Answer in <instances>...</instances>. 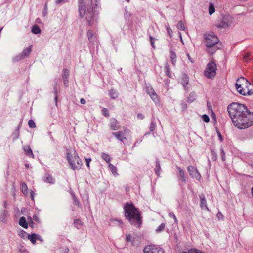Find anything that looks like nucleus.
<instances>
[{"label": "nucleus", "instance_id": "69168bd1", "mask_svg": "<svg viewBox=\"0 0 253 253\" xmlns=\"http://www.w3.org/2000/svg\"><path fill=\"white\" fill-rule=\"evenodd\" d=\"M218 136L220 140L222 141V137L221 134L220 133H218Z\"/></svg>", "mask_w": 253, "mask_h": 253}, {"label": "nucleus", "instance_id": "f8f14e48", "mask_svg": "<svg viewBox=\"0 0 253 253\" xmlns=\"http://www.w3.org/2000/svg\"><path fill=\"white\" fill-rule=\"evenodd\" d=\"M78 9L80 16L81 18L84 17L86 12V6L84 0H78Z\"/></svg>", "mask_w": 253, "mask_h": 253}, {"label": "nucleus", "instance_id": "bf43d9fd", "mask_svg": "<svg viewBox=\"0 0 253 253\" xmlns=\"http://www.w3.org/2000/svg\"><path fill=\"white\" fill-rule=\"evenodd\" d=\"M36 240H40L41 241H42L43 240L42 239V238H41V237L38 235V234H36Z\"/></svg>", "mask_w": 253, "mask_h": 253}, {"label": "nucleus", "instance_id": "0eeeda50", "mask_svg": "<svg viewBox=\"0 0 253 253\" xmlns=\"http://www.w3.org/2000/svg\"><path fill=\"white\" fill-rule=\"evenodd\" d=\"M143 253H165V252L161 247L151 244L144 247Z\"/></svg>", "mask_w": 253, "mask_h": 253}, {"label": "nucleus", "instance_id": "dca6fc26", "mask_svg": "<svg viewBox=\"0 0 253 253\" xmlns=\"http://www.w3.org/2000/svg\"><path fill=\"white\" fill-rule=\"evenodd\" d=\"M110 126L111 129L113 130H118L120 127L119 123L115 119H112L111 120Z\"/></svg>", "mask_w": 253, "mask_h": 253}, {"label": "nucleus", "instance_id": "a211bd4d", "mask_svg": "<svg viewBox=\"0 0 253 253\" xmlns=\"http://www.w3.org/2000/svg\"><path fill=\"white\" fill-rule=\"evenodd\" d=\"M87 35L90 42L92 44H94L96 38L94 35L93 31L91 30H88Z\"/></svg>", "mask_w": 253, "mask_h": 253}, {"label": "nucleus", "instance_id": "c756f323", "mask_svg": "<svg viewBox=\"0 0 253 253\" xmlns=\"http://www.w3.org/2000/svg\"><path fill=\"white\" fill-rule=\"evenodd\" d=\"M32 32L35 34H39L41 32V30L38 25H34L32 26Z\"/></svg>", "mask_w": 253, "mask_h": 253}, {"label": "nucleus", "instance_id": "774afa93", "mask_svg": "<svg viewBox=\"0 0 253 253\" xmlns=\"http://www.w3.org/2000/svg\"><path fill=\"white\" fill-rule=\"evenodd\" d=\"M47 14V11L46 10H44V11L43 12V15L44 16H45Z\"/></svg>", "mask_w": 253, "mask_h": 253}, {"label": "nucleus", "instance_id": "ddd939ff", "mask_svg": "<svg viewBox=\"0 0 253 253\" xmlns=\"http://www.w3.org/2000/svg\"><path fill=\"white\" fill-rule=\"evenodd\" d=\"M146 92L150 95L153 101L157 103L158 102V98L157 94L155 90L151 87H147L146 88Z\"/></svg>", "mask_w": 253, "mask_h": 253}, {"label": "nucleus", "instance_id": "1a4fd4ad", "mask_svg": "<svg viewBox=\"0 0 253 253\" xmlns=\"http://www.w3.org/2000/svg\"><path fill=\"white\" fill-rule=\"evenodd\" d=\"M86 16V19L88 24L89 26H92L95 22L96 21V19L94 17L93 10L91 6L86 9L85 15Z\"/></svg>", "mask_w": 253, "mask_h": 253}, {"label": "nucleus", "instance_id": "864d4df0", "mask_svg": "<svg viewBox=\"0 0 253 253\" xmlns=\"http://www.w3.org/2000/svg\"><path fill=\"white\" fill-rule=\"evenodd\" d=\"M33 219L36 222H40V219L38 216L37 215H34L33 216Z\"/></svg>", "mask_w": 253, "mask_h": 253}, {"label": "nucleus", "instance_id": "09e8293b", "mask_svg": "<svg viewBox=\"0 0 253 253\" xmlns=\"http://www.w3.org/2000/svg\"><path fill=\"white\" fill-rule=\"evenodd\" d=\"M68 1V0H56L55 1V4L57 5H59L62 3H65Z\"/></svg>", "mask_w": 253, "mask_h": 253}, {"label": "nucleus", "instance_id": "c9c22d12", "mask_svg": "<svg viewBox=\"0 0 253 253\" xmlns=\"http://www.w3.org/2000/svg\"><path fill=\"white\" fill-rule=\"evenodd\" d=\"M109 94L111 97L113 99L116 98L118 96L117 92L113 89L110 91Z\"/></svg>", "mask_w": 253, "mask_h": 253}, {"label": "nucleus", "instance_id": "5fc2aeb1", "mask_svg": "<svg viewBox=\"0 0 253 253\" xmlns=\"http://www.w3.org/2000/svg\"><path fill=\"white\" fill-rule=\"evenodd\" d=\"M91 161V158H85V161L86 163V165L88 168H89V163Z\"/></svg>", "mask_w": 253, "mask_h": 253}, {"label": "nucleus", "instance_id": "2eb2a0df", "mask_svg": "<svg viewBox=\"0 0 253 253\" xmlns=\"http://www.w3.org/2000/svg\"><path fill=\"white\" fill-rule=\"evenodd\" d=\"M23 150L26 155L32 158H34V155L33 153L32 150L29 145H26L24 146Z\"/></svg>", "mask_w": 253, "mask_h": 253}, {"label": "nucleus", "instance_id": "e2e57ef3", "mask_svg": "<svg viewBox=\"0 0 253 253\" xmlns=\"http://www.w3.org/2000/svg\"><path fill=\"white\" fill-rule=\"evenodd\" d=\"M63 80H64V84L65 85H67V84L68 83V78L67 79L63 78Z\"/></svg>", "mask_w": 253, "mask_h": 253}, {"label": "nucleus", "instance_id": "9d476101", "mask_svg": "<svg viewBox=\"0 0 253 253\" xmlns=\"http://www.w3.org/2000/svg\"><path fill=\"white\" fill-rule=\"evenodd\" d=\"M232 22V17L229 15H225L222 17L221 22L217 26L220 28H226L231 25Z\"/></svg>", "mask_w": 253, "mask_h": 253}, {"label": "nucleus", "instance_id": "9b49d317", "mask_svg": "<svg viewBox=\"0 0 253 253\" xmlns=\"http://www.w3.org/2000/svg\"><path fill=\"white\" fill-rule=\"evenodd\" d=\"M187 170L189 175L192 178H195L197 180L201 179V176L196 168L192 166H189L187 168Z\"/></svg>", "mask_w": 253, "mask_h": 253}, {"label": "nucleus", "instance_id": "6e6552de", "mask_svg": "<svg viewBox=\"0 0 253 253\" xmlns=\"http://www.w3.org/2000/svg\"><path fill=\"white\" fill-rule=\"evenodd\" d=\"M32 49V45H30L26 48L24 49L21 53L19 54L18 55H17L13 58V61L17 62L28 57L30 53L31 52Z\"/></svg>", "mask_w": 253, "mask_h": 253}, {"label": "nucleus", "instance_id": "49530a36", "mask_svg": "<svg viewBox=\"0 0 253 253\" xmlns=\"http://www.w3.org/2000/svg\"><path fill=\"white\" fill-rule=\"evenodd\" d=\"M69 74V72L68 69H64L63 76V78L67 79Z\"/></svg>", "mask_w": 253, "mask_h": 253}, {"label": "nucleus", "instance_id": "4be33fe9", "mask_svg": "<svg viewBox=\"0 0 253 253\" xmlns=\"http://www.w3.org/2000/svg\"><path fill=\"white\" fill-rule=\"evenodd\" d=\"M181 84L185 88V89H187L186 86L188 85L189 83V79L186 75H183L182 77L181 80Z\"/></svg>", "mask_w": 253, "mask_h": 253}, {"label": "nucleus", "instance_id": "39448f33", "mask_svg": "<svg viewBox=\"0 0 253 253\" xmlns=\"http://www.w3.org/2000/svg\"><path fill=\"white\" fill-rule=\"evenodd\" d=\"M67 159L73 170L79 169L81 165L82 161L74 149L67 151Z\"/></svg>", "mask_w": 253, "mask_h": 253}, {"label": "nucleus", "instance_id": "72a5a7b5", "mask_svg": "<svg viewBox=\"0 0 253 253\" xmlns=\"http://www.w3.org/2000/svg\"><path fill=\"white\" fill-rule=\"evenodd\" d=\"M155 127H156L155 120L154 118H153L151 120V124H150V131H151V132L153 131L155 129Z\"/></svg>", "mask_w": 253, "mask_h": 253}, {"label": "nucleus", "instance_id": "a878e982", "mask_svg": "<svg viewBox=\"0 0 253 253\" xmlns=\"http://www.w3.org/2000/svg\"><path fill=\"white\" fill-rule=\"evenodd\" d=\"M27 238L32 242V244H35L36 241V234L33 233L32 234H28Z\"/></svg>", "mask_w": 253, "mask_h": 253}, {"label": "nucleus", "instance_id": "a18cd8bd", "mask_svg": "<svg viewBox=\"0 0 253 253\" xmlns=\"http://www.w3.org/2000/svg\"><path fill=\"white\" fill-rule=\"evenodd\" d=\"M202 119L206 123H208L210 121V118H209V116L206 114L202 115Z\"/></svg>", "mask_w": 253, "mask_h": 253}, {"label": "nucleus", "instance_id": "603ef678", "mask_svg": "<svg viewBox=\"0 0 253 253\" xmlns=\"http://www.w3.org/2000/svg\"><path fill=\"white\" fill-rule=\"evenodd\" d=\"M102 113L103 114V115L105 116H109V113H108V110L106 108H103L102 109Z\"/></svg>", "mask_w": 253, "mask_h": 253}, {"label": "nucleus", "instance_id": "bb28decb", "mask_svg": "<svg viewBox=\"0 0 253 253\" xmlns=\"http://www.w3.org/2000/svg\"><path fill=\"white\" fill-rule=\"evenodd\" d=\"M165 74L167 76H168L169 78L172 77L171 71L170 69L169 66L168 65V64H166L165 65Z\"/></svg>", "mask_w": 253, "mask_h": 253}, {"label": "nucleus", "instance_id": "0e129e2a", "mask_svg": "<svg viewBox=\"0 0 253 253\" xmlns=\"http://www.w3.org/2000/svg\"><path fill=\"white\" fill-rule=\"evenodd\" d=\"M30 195H31V197L32 200H34V192L33 191H31Z\"/></svg>", "mask_w": 253, "mask_h": 253}, {"label": "nucleus", "instance_id": "aec40b11", "mask_svg": "<svg viewBox=\"0 0 253 253\" xmlns=\"http://www.w3.org/2000/svg\"><path fill=\"white\" fill-rule=\"evenodd\" d=\"M177 169L179 173V180L182 182H186V177L185 176L184 172L183 171L182 169L179 167H177Z\"/></svg>", "mask_w": 253, "mask_h": 253}, {"label": "nucleus", "instance_id": "37998d69", "mask_svg": "<svg viewBox=\"0 0 253 253\" xmlns=\"http://www.w3.org/2000/svg\"><path fill=\"white\" fill-rule=\"evenodd\" d=\"M19 235L20 237H21L22 238H25L26 237H27V235L28 234H27V233L25 231H23V230H21L19 232Z\"/></svg>", "mask_w": 253, "mask_h": 253}, {"label": "nucleus", "instance_id": "680f3d73", "mask_svg": "<svg viewBox=\"0 0 253 253\" xmlns=\"http://www.w3.org/2000/svg\"><path fill=\"white\" fill-rule=\"evenodd\" d=\"M86 101L85 100L84 98H82L80 100V103L82 104H84L85 103Z\"/></svg>", "mask_w": 253, "mask_h": 253}, {"label": "nucleus", "instance_id": "c03bdc74", "mask_svg": "<svg viewBox=\"0 0 253 253\" xmlns=\"http://www.w3.org/2000/svg\"><path fill=\"white\" fill-rule=\"evenodd\" d=\"M19 253H29L27 249L24 247H21L19 249Z\"/></svg>", "mask_w": 253, "mask_h": 253}, {"label": "nucleus", "instance_id": "e433bc0d", "mask_svg": "<svg viewBox=\"0 0 253 253\" xmlns=\"http://www.w3.org/2000/svg\"><path fill=\"white\" fill-rule=\"evenodd\" d=\"M165 26H166V28L167 29L168 34L170 37H171L172 36V29L170 27V26H169V24H167Z\"/></svg>", "mask_w": 253, "mask_h": 253}, {"label": "nucleus", "instance_id": "5701e85b", "mask_svg": "<svg viewBox=\"0 0 253 253\" xmlns=\"http://www.w3.org/2000/svg\"><path fill=\"white\" fill-rule=\"evenodd\" d=\"M19 224L21 226L24 228H27L28 227L26 218L24 216L21 217L20 218Z\"/></svg>", "mask_w": 253, "mask_h": 253}, {"label": "nucleus", "instance_id": "412c9836", "mask_svg": "<svg viewBox=\"0 0 253 253\" xmlns=\"http://www.w3.org/2000/svg\"><path fill=\"white\" fill-rule=\"evenodd\" d=\"M110 224L112 226H119L122 227L123 222L121 219H112L110 220Z\"/></svg>", "mask_w": 253, "mask_h": 253}, {"label": "nucleus", "instance_id": "7c9ffc66", "mask_svg": "<svg viewBox=\"0 0 253 253\" xmlns=\"http://www.w3.org/2000/svg\"><path fill=\"white\" fill-rule=\"evenodd\" d=\"M126 241L127 242H131L133 245H134V237H132L130 234L126 235Z\"/></svg>", "mask_w": 253, "mask_h": 253}, {"label": "nucleus", "instance_id": "b1692460", "mask_svg": "<svg viewBox=\"0 0 253 253\" xmlns=\"http://www.w3.org/2000/svg\"><path fill=\"white\" fill-rule=\"evenodd\" d=\"M21 191H22V193H23V194L26 196L28 194V187L25 183L22 182L21 183Z\"/></svg>", "mask_w": 253, "mask_h": 253}, {"label": "nucleus", "instance_id": "6e6d98bb", "mask_svg": "<svg viewBox=\"0 0 253 253\" xmlns=\"http://www.w3.org/2000/svg\"><path fill=\"white\" fill-rule=\"evenodd\" d=\"M74 224L75 225H81V221L79 219H76L74 221Z\"/></svg>", "mask_w": 253, "mask_h": 253}, {"label": "nucleus", "instance_id": "f03ea898", "mask_svg": "<svg viewBox=\"0 0 253 253\" xmlns=\"http://www.w3.org/2000/svg\"><path fill=\"white\" fill-rule=\"evenodd\" d=\"M125 216L131 225L139 227L142 224L141 213L132 203H126L124 207Z\"/></svg>", "mask_w": 253, "mask_h": 253}, {"label": "nucleus", "instance_id": "cd10ccee", "mask_svg": "<svg viewBox=\"0 0 253 253\" xmlns=\"http://www.w3.org/2000/svg\"><path fill=\"white\" fill-rule=\"evenodd\" d=\"M196 98V94L194 92H192L190 94L189 96L187 98V102L189 103L193 102L195 100Z\"/></svg>", "mask_w": 253, "mask_h": 253}, {"label": "nucleus", "instance_id": "79ce46f5", "mask_svg": "<svg viewBox=\"0 0 253 253\" xmlns=\"http://www.w3.org/2000/svg\"><path fill=\"white\" fill-rule=\"evenodd\" d=\"M29 126L30 128H34L36 127V124L34 121L32 120H30L28 122Z\"/></svg>", "mask_w": 253, "mask_h": 253}, {"label": "nucleus", "instance_id": "393cba45", "mask_svg": "<svg viewBox=\"0 0 253 253\" xmlns=\"http://www.w3.org/2000/svg\"><path fill=\"white\" fill-rule=\"evenodd\" d=\"M109 168L110 169V171L113 173V174H114V175H118L117 169V168L115 166H114L111 163H109Z\"/></svg>", "mask_w": 253, "mask_h": 253}, {"label": "nucleus", "instance_id": "2f4dec72", "mask_svg": "<svg viewBox=\"0 0 253 253\" xmlns=\"http://www.w3.org/2000/svg\"><path fill=\"white\" fill-rule=\"evenodd\" d=\"M101 157L103 160H104L107 162H109L110 161L111 158H110V156L106 153H102Z\"/></svg>", "mask_w": 253, "mask_h": 253}, {"label": "nucleus", "instance_id": "052dcab7", "mask_svg": "<svg viewBox=\"0 0 253 253\" xmlns=\"http://www.w3.org/2000/svg\"><path fill=\"white\" fill-rule=\"evenodd\" d=\"M137 117H138V118L140 119H143L144 118L143 115L141 114H138L137 115Z\"/></svg>", "mask_w": 253, "mask_h": 253}, {"label": "nucleus", "instance_id": "423d86ee", "mask_svg": "<svg viewBox=\"0 0 253 253\" xmlns=\"http://www.w3.org/2000/svg\"><path fill=\"white\" fill-rule=\"evenodd\" d=\"M216 71V65L214 62L211 61L207 64L204 75L208 78H212L215 76Z\"/></svg>", "mask_w": 253, "mask_h": 253}, {"label": "nucleus", "instance_id": "ea45409f", "mask_svg": "<svg viewBox=\"0 0 253 253\" xmlns=\"http://www.w3.org/2000/svg\"><path fill=\"white\" fill-rule=\"evenodd\" d=\"M165 227V224L164 223H162L160 226L158 227V228L156 229V231L157 232H160L164 230Z\"/></svg>", "mask_w": 253, "mask_h": 253}, {"label": "nucleus", "instance_id": "8fccbe9b", "mask_svg": "<svg viewBox=\"0 0 253 253\" xmlns=\"http://www.w3.org/2000/svg\"><path fill=\"white\" fill-rule=\"evenodd\" d=\"M54 95H55L54 100L55 101L56 104H57L58 96H57V89L56 86L54 87Z\"/></svg>", "mask_w": 253, "mask_h": 253}, {"label": "nucleus", "instance_id": "f257e3e1", "mask_svg": "<svg viewBox=\"0 0 253 253\" xmlns=\"http://www.w3.org/2000/svg\"><path fill=\"white\" fill-rule=\"evenodd\" d=\"M229 115L238 129H245L253 126V112H251L242 104L234 102L227 107Z\"/></svg>", "mask_w": 253, "mask_h": 253}, {"label": "nucleus", "instance_id": "7ed1b4c3", "mask_svg": "<svg viewBox=\"0 0 253 253\" xmlns=\"http://www.w3.org/2000/svg\"><path fill=\"white\" fill-rule=\"evenodd\" d=\"M204 37L206 46L209 48L208 52L210 54H213L220 48L221 45L218 43V38L213 33L205 34Z\"/></svg>", "mask_w": 253, "mask_h": 253}, {"label": "nucleus", "instance_id": "4d7b16f0", "mask_svg": "<svg viewBox=\"0 0 253 253\" xmlns=\"http://www.w3.org/2000/svg\"><path fill=\"white\" fill-rule=\"evenodd\" d=\"M181 106L183 110H185L187 108V104L185 102L181 103Z\"/></svg>", "mask_w": 253, "mask_h": 253}, {"label": "nucleus", "instance_id": "338daca9", "mask_svg": "<svg viewBox=\"0 0 253 253\" xmlns=\"http://www.w3.org/2000/svg\"><path fill=\"white\" fill-rule=\"evenodd\" d=\"M149 38H150V42H152V41H154V39L153 37H152L151 36H149Z\"/></svg>", "mask_w": 253, "mask_h": 253}, {"label": "nucleus", "instance_id": "f704fd0d", "mask_svg": "<svg viewBox=\"0 0 253 253\" xmlns=\"http://www.w3.org/2000/svg\"><path fill=\"white\" fill-rule=\"evenodd\" d=\"M161 170V167L159 163V162L157 160L156 164V169H155V172L157 175L160 174V172Z\"/></svg>", "mask_w": 253, "mask_h": 253}, {"label": "nucleus", "instance_id": "4468645a", "mask_svg": "<svg viewBox=\"0 0 253 253\" xmlns=\"http://www.w3.org/2000/svg\"><path fill=\"white\" fill-rule=\"evenodd\" d=\"M127 129L125 130L124 132L118 131L113 132V135L116 137V138L121 142H124V140L126 139L125 134L127 132Z\"/></svg>", "mask_w": 253, "mask_h": 253}, {"label": "nucleus", "instance_id": "4c0bfd02", "mask_svg": "<svg viewBox=\"0 0 253 253\" xmlns=\"http://www.w3.org/2000/svg\"><path fill=\"white\" fill-rule=\"evenodd\" d=\"M177 27V28L180 30L183 31L185 30V25L182 21L178 22Z\"/></svg>", "mask_w": 253, "mask_h": 253}, {"label": "nucleus", "instance_id": "473e14b6", "mask_svg": "<svg viewBox=\"0 0 253 253\" xmlns=\"http://www.w3.org/2000/svg\"><path fill=\"white\" fill-rule=\"evenodd\" d=\"M215 12L214 5L212 3H210L209 7V13L210 15H212Z\"/></svg>", "mask_w": 253, "mask_h": 253}, {"label": "nucleus", "instance_id": "c85d7f7f", "mask_svg": "<svg viewBox=\"0 0 253 253\" xmlns=\"http://www.w3.org/2000/svg\"><path fill=\"white\" fill-rule=\"evenodd\" d=\"M170 59L172 64L175 66L176 62V55L175 53L172 50L170 51Z\"/></svg>", "mask_w": 253, "mask_h": 253}, {"label": "nucleus", "instance_id": "a19ab883", "mask_svg": "<svg viewBox=\"0 0 253 253\" xmlns=\"http://www.w3.org/2000/svg\"><path fill=\"white\" fill-rule=\"evenodd\" d=\"M73 196V199L74 201L73 204L78 207L80 206V203L79 201V200L77 199L74 194H72Z\"/></svg>", "mask_w": 253, "mask_h": 253}, {"label": "nucleus", "instance_id": "6ab92c4d", "mask_svg": "<svg viewBox=\"0 0 253 253\" xmlns=\"http://www.w3.org/2000/svg\"><path fill=\"white\" fill-rule=\"evenodd\" d=\"M43 180L45 182L50 184H54L55 182V179L49 174H46L44 175Z\"/></svg>", "mask_w": 253, "mask_h": 253}, {"label": "nucleus", "instance_id": "20e7f679", "mask_svg": "<svg viewBox=\"0 0 253 253\" xmlns=\"http://www.w3.org/2000/svg\"><path fill=\"white\" fill-rule=\"evenodd\" d=\"M248 81L244 77H241L238 79L235 84V86L238 92L243 95H250L253 93V85L250 84L248 85L243 86V84H241V83H247Z\"/></svg>", "mask_w": 253, "mask_h": 253}, {"label": "nucleus", "instance_id": "3c124183", "mask_svg": "<svg viewBox=\"0 0 253 253\" xmlns=\"http://www.w3.org/2000/svg\"><path fill=\"white\" fill-rule=\"evenodd\" d=\"M221 159L222 161L225 160V153L223 149L222 148L221 149Z\"/></svg>", "mask_w": 253, "mask_h": 253}, {"label": "nucleus", "instance_id": "f3484780", "mask_svg": "<svg viewBox=\"0 0 253 253\" xmlns=\"http://www.w3.org/2000/svg\"><path fill=\"white\" fill-rule=\"evenodd\" d=\"M200 207L201 209L205 208L208 211H210L207 205L206 199L204 195H200Z\"/></svg>", "mask_w": 253, "mask_h": 253}, {"label": "nucleus", "instance_id": "58836bf2", "mask_svg": "<svg viewBox=\"0 0 253 253\" xmlns=\"http://www.w3.org/2000/svg\"><path fill=\"white\" fill-rule=\"evenodd\" d=\"M251 54L250 53H247L246 54H245L243 56V60L245 62H248L252 59L250 58Z\"/></svg>", "mask_w": 253, "mask_h": 253}, {"label": "nucleus", "instance_id": "13d9d810", "mask_svg": "<svg viewBox=\"0 0 253 253\" xmlns=\"http://www.w3.org/2000/svg\"><path fill=\"white\" fill-rule=\"evenodd\" d=\"M94 0V8H96L97 6H98V3L100 1V0Z\"/></svg>", "mask_w": 253, "mask_h": 253}, {"label": "nucleus", "instance_id": "de8ad7c7", "mask_svg": "<svg viewBox=\"0 0 253 253\" xmlns=\"http://www.w3.org/2000/svg\"><path fill=\"white\" fill-rule=\"evenodd\" d=\"M169 217H170L171 218H173L174 219V221H175V223H177L178 222V220H177V219L175 214H174V213H173V212H169Z\"/></svg>", "mask_w": 253, "mask_h": 253}]
</instances>
